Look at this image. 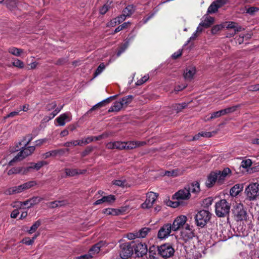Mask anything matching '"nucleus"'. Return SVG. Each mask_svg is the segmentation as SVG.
I'll return each mask as SVG.
<instances>
[{"instance_id": "obj_1", "label": "nucleus", "mask_w": 259, "mask_h": 259, "mask_svg": "<svg viewBox=\"0 0 259 259\" xmlns=\"http://www.w3.org/2000/svg\"><path fill=\"white\" fill-rule=\"evenodd\" d=\"M200 191V185L198 182H195L186 186L174 195L175 198L178 200H188L190 198L191 193L196 195Z\"/></svg>"}, {"instance_id": "obj_2", "label": "nucleus", "mask_w": 259, "mask_h": 259, "mask_svg": "<svg viewBox=\"0 0 259 259\" xmlns=\"http://www.w3.org/2000/svg\"><path fill=\"white\" fill-rule=\"evenodd\" d=\"M231 206L226 199H221L215 205V212L218 217L223 218L229 215Z\"/></svg>"}, {"instance_id": "obj_3", "label": "nucleus", "mask_w": 259, "mask_h": 259, "mask_svg": "<svg viewBox=\"0 0 259 259\" xmlns=\"http://www.w3.org/2000/svg\"><path fill=\"white\" fill-rule=\"evenodd\" d=\"M35 146L28 147L23 146L22 149L9 162V165H12L14 162L24 159L27 156L31 155L35 151Z\"/></svg>"}, {"instance_id": "obj_4", "label": "nucleus", "mask_w": 259, "mask_h": 259, "mask_svg": "<svg viewBox=\"0 0 259 259\" xmlns=\"http://www.w3.org/2000/svg\"><path fill=\"white\" fill-rule=\"evenodd\" d=\"M211 215V214L207 210H200L195 216L196 225L201 228L204 227L209 221Z\"/></svg>"}, {"instance_id": "obj_5", "label": "nucleus", "mask_w": 259, "mask_h": 259, "mask_svg": "<svg viewBox=\"0 0 259 259\" xmlns=\"http://www.w3.org/2000/svg\"><path fill=\"white\" fill-rule=\"evenodd\" d=\"M245 192L247 198L250 201L256 200L259 197V184L251 183L246 188Z\"/></svg>"}, {"instance_id": "obj_6", "label": "nucleus", "mask_w": 259, "mask_h": 259, "mask_svg": "<svg viewBox=\"0 0 259 259\" xmlns=\"http://www.w3.org/2000/svg\"><path fill=\"white\" fill-rule=\"evenodd\" d=\"M157 251L158 254L164 258H169L172 256L175 253V249L172 246L168 243L163 244L157 246Z\"/></svg>"}, {"instance_id": "obj_7", "label": "nucleus", "mask_w": 259, "mask_h": 259, "mask_svg": "<svg viewBox=\"0 0 259 259\" xmlns=\"http://www.w3.org/2000/svg\"><path fill=\"white\" fill-rule=\"evenodd\" d=\"M195 236L193 226H190L188 224H186L185 227L181 231V239L186 243L192 240Z\"/></svg>"}, {"instance_id": "obj_8", "label": "nucleus", "mask_w": 259, "mask_h": 259, "mask_svg": "<svg viewBox=\"0 0 259 259\" xmlns=\"http://www.w3.org/2000/svg\"><path fill=\"white\" fill-rule=\"evenodd\" d=\"M107 244L106 242L101 241L92 246L89 249L88 254L91 256V259H95L97 257L98 254L103 249L104 247L107 246Z\"/></svg>"}, {"instance_id": "obj_9", "label": "nucleus", "mask_w": 259, "mask_h": 259, "mask_svg": "<svg viewBox=\"0 0 259 259\" xmlns=\"http://www.w3.org/2000/svg\"><path fill=\"white\" fill-rule=\"evenodd\" d=\"M120 255L121 258L126 259L130 257L133 253V246L130 243H125L120 245Z\"/></svg>"}, {"instance_id": "obj_10", "label": "nucleus", "mask_w": 259, "mask_h": 259, "mask_svg": "<svg viewBox=\"0 0 259 259\" xmlns=\"http://www.w3.org/2000/svg\"><path fill=\"white\" fill-rule=\"evenodd\" d=\"M158 196V194L153 192H149L146 194V199L144 203L141 204L143 208H151L156 199Z\"/></svg>"}, {"instance_id": "obj_11", "label": "nucleus", "mask_w": 259, "mask_h": 259, "mask_svg": "<svg viewBox=\"0 0 259 259\" xmlns=\"http://www.w3.org/2000/svg\"><path fill=\"white\" fill-rule=\"evenodd\" d=\"M233 214L237 221H242L246 219V212L244 209L243 204L241 203L235 205L233 210Z\"/></svg>"}, {"instance_id": "obj_12", "label": "nucleus", "mask_w": 259, "mask_h": 259, "mask_svg": "<svg viewBox=\"0 0 259 259\" xmlns=\"http://www.w3.org/2000/svg\"><path fill=\"white\" fill-rule=\"evenodd\" d=\"M187 218L185 215H180L177 217L171 224V227L173 231H177L181 229L185 225H186Z\"/></svg>"}, {"instance_id": "obj_13", "label": "nucleus", "mask_w": 259, "mask_h": 259, "mask_svg": "<svg viewBox=\"0 0 259 259\" xmlns=\"http://www.w3.org/2000/svg\"><path fill=\"white\" fill-rule=\"evenodd\" d=\"M171 231L172 230L171 227V224L167 223L164 224L158 232V238L161 240L167 238Z\"/></svg>"}, {"instance_id": "obj_14", "label": "nucleus", "mask_w": 259, "mask_h": 259, "mask_svg": "<svg viewBox=\"0 0 259 259\" xmlns=\"http://www.w3.org/2000/svg\"><path fill=\"white\" fill-rule=\"evenodd\" d=\"M133 249L138 256L142 257L147 252V246L142 243H138L133 245Z\"/></svg>"}, {"instance_id": "obj_15", "label": "nucleus", "mask_w": 259, "mask_h": 259, "mask_svg": "<svg viewBox=\"0 0 259 259\" xmlns=\"http://www.w3.org/2000/svg\"><path fill=\"white\" fill-rule=\"evenodd\" d=\"M71 119V113L70 112H66L61 114L56 119V120L58 122L59 125L63 126L65 124L66 122H69Z\"/></svg>"}, {"instance_id": "obj_16", "label": "nucleus", "mask_w": 259, "mask_h": 259, "mask_svg": "<svg viewBox=\"0 0 259 259\" xmlns=\"http://www.w3.org/2000/svg\"><path fill=\"white\" fill-rule=\"evenodd\" d=\"M217 180H218V183H219V178L216 172H211L208 176L207 180L206 181L205 184L206 187L208 188L212 187Z\"/></svg>"}, {"instance_id": "obj_17", "label": "nucleus", "mask_w": 259, "mask_h": 259, "mask_svg": "<svg viewBox=\"0 0 259 259\" xmlns=\"http://www.w3.org/2000/svg\"><path fill=\"white\" fill-rule=\"evenodd\" d=\"M116 199L115 196L113 195H109L106 196H103L101 199H98L94 203V205H99L103 203L111 204L113 203Z\"/></svg>"}, {"instance_id": "obj_18", "label": "nucleus", "mask_w": 259, "mask_h": 259, "mask_svg": "<svg viewBox=\"0 0 259 259\" xmlns=\"http://www.w3.org/2000/svg\"><path fill=\"white\" fill-rule=\"evenodd\" d=\"M215 172L218 176L219 183L222 184L225 177L231 172V170L229 168H225L223 171L218 170Z\"/></svg>"}, {"instance_id": "obj_19", "label": "nucleus", "mask_w": 259, "mask_h": 259, "mask_svg": "<svg viewBox=\"0 0 259 259\" xmlns=\"http://www.w3.org/2000/svg\"><path fill=\"white\" fill-rule=\"evenodd\" d=\"M125 149H133L137 147H140L145 144L144 142H138V141H128L125 142Z\"/></svg>"}, {"instance_id": "obj_20", "label": "nucleus", "mask_w": 259, "mask_h": 259, "mask_svg": "<svg viewBox=\"0 0 259 259\" xmlns=\"http://www.w3.org/2000/svg\"><path fill=\"white\" fill-rule=\"evenodd\" d=\"M196 73V69L194 67H191L189 69H186L184 74V78L187 80H191Z\"/></svg>"}, {"instance_id": "obj_21", "label": "nucleus", "mask_w": 259, "mask_h": 259, "mask_svg": "<svg viewBox=\"0 0 259 259\" xmlns=\"http://www.w3.org/2000/svg\"><path fill=\"white\" fill-rule=\"evenodd\" d=\"M242 188L243 187L241 185L236 184L230 189V194L232 196H236L242 191Z\"/></svg>"}, {"instance_id": "obj_22", "label": "nucleus", "mask_w": 259, "mask_h": 259, "mask_svg": "<svg viewBox=\"0 0 259 259\" xmlns=\"http://www.w3.org/2000/svg\"><path fill=\"white\" fill-rule=\"evenodd\" d=\"M108 103L105 99L103 100L102 101L96 104L94 106H93L88 111H87L86 112V113L85 114V115H89L93 111L96 110H97L100 108H101L103 106H105Z\"/></svg>"}, {"instance_id": "obj_23", "label": "nucleus", "mask_w": 259, "mask_h": 259, "mask_svg": "<svg viewBox=\"0 0 259 259\" xmlns=\"http://www.w3.org/2000/svg\"><path fill=\"white\" fill-rule=\"evenodd\" d=\"M123 107V103H121L120 101L118 102L116 101L110 107L108 110V112L119 111Z\"/></svg>"}, {"instance_id": "obj_24", "label": "nucleus", "mask_w": 259, "mask_h": 259, "mask_svg": "<svg viewBox=\"0 0 259 259\" xmlns=\"http://www.w3.org/2000/svg\"><path fill=\"white\" fill-rule=\"evenodd\" d=\"M214 18L210 16H207L206 19L200 23V25H202L203 27L208 28L213 24Z\"/></svg>"}, {"instance_id": "obj_25", "label": "nucleus", "mask_w": 259, "mask_h": 259, "mask_svg": "<svg viewBox=\"0 0 259 259\" xmlns=\"http://www.w3.org/2000/svg\"><path fill=\"white\" fill-rule=\"evenodd\" d=\"M226 27L228 30L232 29L236 30V31H241L242 30V28L241 26L238 25L234 22H227L226 24Z\"/></svg>"}, {"instance_id": "obj_26", "label": "nucleus", "mask_w": 259, "mask_h": 259, "mask_svg": "<svg viewBox=\"0 0 259 259\" xmlns=\"http://www.w3.org/2000/svg\"><path fill=\"white\" fill-rule=\"evenodd\" d=\"M33 137L31 135H28L24 137L23 139L19 142L20 146H27L30 142L32 140Z\"/></svg>"}, {"instance_id": "obj_27", "label": "nucleus", "mask_w": 259, "mask_h": 259, "mask_svg": "<svg viewBox=\"0 0 259 259\" xmlns=\"http://www.w3.org/2000/svg\"><path fill=\"white\" fill-rule=\"evenodd\" d=\"M66 202L64 200L61 201H54L52 202H50L48 203V206L50 208H56L58 207H60L66 204Z\"/></svg>"}, {"instance_id": "obj_28", "label": "nucleus", "mask_w": 259, "mask_h": 259, "mask_svg": "<svg viewBox=\"0 0 259 259\" xmlns=\"http://www.w3.org/2000/svg\"><path fill=\"white\" fill-rule=\"evenodd\" d=\"M191 252L192 254H191V252L187 253V257L190 258V259H199L201 257V253L197 251L195 248L192 249Z\"/></svg>"}, {"instance_id": "obj_29", "label": "nucleus", "mask_w": 259, "mask_h": 259, "mask_svg": "<svg viewBox=\"0 0 259 259\" xmlns=\"http://www.w3.org/2000/svg\"><path fill=\"white\" fill-rule=\"evenodd\" d=\"M30 164L31 165L32 169L38 170L44 165H47V162L45 161H40L37 163L31 162Z\"/></svg>"}, {"instance_id": "obj_30", "label": "nucleus", "mask_w": 259, "mask_h": 259, "mask_svg": "<svg viewBox=\"0 0 259 259\" xmlns=\"http://www.w3.org/2000/svg\"><path fill=\"white\" fill-rule=\"evenodd\" d=\"M6 6L9 9L13 10L19 7V4L16 2V0H6Z\"/></svg>"}, {"instance_id": "obj_31", "label": "nucleus", "mask_w": 259, "mask_h": 259, "mask_svg": "<svg viewBox=\"0 0 259 259\" xmlns=\"http://www.w3.org/2000/svg\"><path fill=\"white\" fill-rule=\"evenodd\" d=\"M8 52L14 56H19L23 52V50L15 47H11L9 49Z\"/></svg>"}, {"instance_id": "obj_32", "label": "nucleus", "mask_w": 259, "mask_h": 259, "mask_svg": "<svg viewBox=\"0 0 259 259\" xmlns=\"http://www.w3.org/2000/svg\"><path fill=\"white\" fill-rule=\"evenodd\" d=\"M112 184L113 185L124 188L129 187L128 184L125 180H116L112 181Z\"/></svg>"}, {"instance_id": "obj_33", "label": "nucleus", "mask_w": 259, "mask_h": 259, "mask_svg": "<svg viewBox=\"0 0 259 259\" xmlns=\"http://www.w3.org/2000/svg\"><path fill=\"white\" fill-rule=\"evenodd\" d=\"M65 174L68 176H74L78 174H83L82 171H80L78 172L76 169H70V168H66Z\"/></svg>"}, {"instance_id": "obj_34", "label": "nucleus", "mask_w": 259, "mask_h": 259, "mask_svg": "<svg viewBox=\"0 0 259 259\" xmlns=\"http://www.w3.org/2000/svg\"><path fill=\"white\" fill-rule=\"evenodd\" d=\"M103 212L108 215H118L120 211L118 209H113V208H106L103 210Z\"/></svg>"}, {"instance_id": "obj_35", "label": "nucleus", "mask_w": 259, "mask_h": 259, "mask_svg": "<svg viewBox=\"0 0 259 259\" xmlns=\"http://www.w3.org/2000/svg\"><path fill=\"white\" fill-rule=\"evenodd\" d=\"M219 8L217 5V4L215 3V2L213 1L211 5L209 6L207 13L208 14H213L215 12H217L218 10V9Z\"/></svg>"}, {"instance_id": "obj_36", "label": "nucleus", "mask_w": 259, "mask_h": 259, "mask_svg": "<svg viewBox=\"0 0 259 259\" xmlns=\"http://www.w3.org/2000/svg\"><path fill=\"white\" fill-rule=\"evenodd\" d=\"M134 12V7L133 6H127L122 11V13L126 17L130 16Z\"/></svg>"}, {"instance_id": "obj_37", "label": "nucleus", "mask_w": 259, "mask_h": 259, "mask_svg": "<svg viewBox=\"0 0 259 259\" xmlns=\"http://www.w3.org/2000/svg\"><path fill=\"white\" fill-rule=\"evenodd\" d=\"M150 231V229L148 228H143L137 232L139 238H144L146 237L148 233Z\"/></svg>"}, {"instance_id": "obj_38", "label": "nucleus", "mask_w": 259, "mask_h": 259, "mask_svg": "<svg viewBox=\"0 0 259 259\" xmlns=\"http://www.w3.org/2000/svg\"><path fill=\"white\" fill-rule=\"evenodd\" d=\"M41 223V221L39 220L36 221L30 227L29 230L28 231V233L29 234H32L33 232H34L37 230V229L40 226Z\"/></svg>"}, {"instance_id": "obj_39", "label": "nucleus", "mask_w": 259, "mask_h": 259, "mask_svg": "<svg viewBox=\"0 0 259 259\" xmlns=\"http://www.w3.org/2000/svg\"><path fill=\"white\" fill-rule=\"evenodd\" d=\"M134 97L132 95H128L121 99L120 100L121 103H123V106H126L130 104L133 100Z\"/></svg>"}, {"instance_id": "obj_40", "label": "nucleus", "mask_w": 259, "mask_h": 259, "mask_svg": "<svg viewBox=\"0 0 259 259\" xmlns=\"http://www.w3.org/2000/svg\"><path fill=\"white\" fill-rule=\"evenodd\" d=\"M188 103L186 102H183L182 103L177 104L175 105L174 108L177 111V112H179L181 111L183 109L186 108L188 106Z\"/></svg>"}, {"instance_id": "obj_41", "label": "nucleus", "mask_w": 259, "mask_h": 259, "mask_svg": "<svg viewBox=\"0 0 259 259\" xmlns=\"http://www.w3.org/2000/svg\"><path fill=\"white\" fill-rule=\"evenodd\" d=\"M64 146L65 147H71V146H80V140H73L71 141H68L64 144Z\"/></svg>"}, {"instance_id": "obj_42", "label": "nucleus", "mask_w": 259, "mask_h": 259, "mask_svg": "<svg viewBox=\"0 0 259 259\" xmlns=\"http://www.w3.org/2000/svg\"><path fill=\"white\" fill-rule=\"evenodd\" d=\"M93 141H94V138L92 136L88 137L87 138H83L81 140H80V146H82L83 144H84V145L88 144L92 142Z\"/></svg>"}, {"instance_id": "obj_43", "label": "nucleus", "mask_w": 259, "mask_h": 259, "mask_svg": "<svg viewBox=\"0 0 259 259\" xmlns=\"http://www.w3.org/2000/svg\"><path fill=\"white\" fill-rule=\"evenodd\" d=\"M125 142H120V141H115L114 142V147L115 149H119V150H123L125 149Z\"/></svg>"}, {"instance_id": "obj_44", "label": "nucleus", "mask_w": 259, "mask_h": 259, "mask_svg": "<svg viewBox=\"0 0 259 259\" xmlns=\"http://www.w3.org/2000/svg\"><path fill=\"white\" fill-rule=\"evenodd\" d=\"M21 172H22V171H21V167H13L8 171V174L9 175H11L12 174H21Z\"/></svg>"}, {"instance_id": "obj_45", "label": "nucleus", "mask_w": 259, "mask_h": 259, "mask_svg": "<svg viewBox=\"0 0 259 259\" xmlns=\"http://www.w3.org/2000/svg\"><path fill=\"white\" fill-rule=\"evenodd\" d=\"M105 68V66L104 64V63H101L99 65V66L97 68L95 72L94 73V76H97L98 75H99L100 73H101L103 71Z\"/></svg>"}, {"instance_id": "obj_46", "label": "nucleus", "mask_w": 259, "mask_h": 259, "mask_svg": "<svg viewBox=\"0 0 259 259\" xmlns=\"http://www.w3.org/2000/svg\"><path fill=\"white\" fill-rule=\"evenodd\" d=\"M24 190L28 189L36 185V183L34 181H29L22 184Z\"/></svg>"}, {"instance_id": "obj_47", "label": "nucleus", "mask_w": 259, "mask_h": 259, "mask_svg": "<svg viewBox=\"0 0 259 259\" xmlns=\"http://www.w3.org/2000/svg\"><path fill=\"white\" fill-rule=\"evenodd\" d=\"M252 164V161L250 159H247L244 160H243L241 162V166L243 168H247L250 167Z\"/></svg>"}, {"instance_id": "obj_48", "label": "nucleus", "mask_w": 259, "mask_h": 259, "mask_svg": "<svg viewBox=\"0 0 259 259\" xmlns=\"http://www.w3.org/2000/svg\"><path fill=\"white\" fill-rule=\"evenodd\" d=\"M13 65L20 68H22L24 66V63L19 59H15L13 62Z\"/></svg>"}, {"instance_id": "obj_49", "label": "nucleus", "mask_w": 259, "mask_h": 259, "mask_svg": "<svg viewBox=\"0 0 259 259\" xmlns=\"http://www.w3.org/2000/svg\"><path fill=\"white\" fill-rule=\"evenodd\" d=\"M128 25L129 23L125 22L123 23L122 24L120 25V26H118L117 28H115L114 30V33H117L120 31L124 29V28H127Z\"/></svg>"}, {"instance_id": "obj_50", "label": "nucleus", "mask_w": 259, "mask_h": 259, "mask_svg": "<svg viewBox=\"0 0 259 259\" xmlns=\"http://www.w3.org/2000/svg\"><path fill=\"white\" fill-rule=\"evenodd\" d=\"M16 186L7 189L5 191L4 193L6 195H13L14 194H17V191H16Z\"/></svg>"}, {"instance_id": "obj_51", "label": "nucleus", "mask_w": 259, "mask_h": 259, "mask_svg": "<svg viewBox=\"0 0 259 259\" xmlns=\"http://www.w3.org/2000/svg\"><path fill=\"white\" fill-rule=\"evenodd\" d=\"M29 200H31V201L30 202V205L27 206L28 208L38 203L40 201V198L38 197H33L30 199Z\"/></svg>"}, {"instance_id": "obj_52", "label": "nucleus", "mask_w": 259, "mask_h": 259, "mask_svg": "<svg viewBox=\"0 0 259 259\" xmlns=\"http://www.w3.org/2000/svg\"><path fill=\"white\" fill-rule=\"evenodd\" d=\"M110 4L107 3L100 9V12L101 14L104 15L108 11L110 8Z\"/></svg>"}, {"instance_id": "obj_53", "label": "nucleus", "mask_w": 259, "mask_h": 259, "mask_svg": "<svg viewBox=\"0 0 259 259\" xmlns=\"http://www.w3.org/2000/svg\"><path fill=\"white\" fill-rule=\"evenodd\" d=\"M57 104L55 102H52L48 104H47L46 106V109L48 111H51L52 110H55L57 108Z\"/></svg>"}, {"instance_id": "obj_54", "label": "nucleus", "mask_w": 259, "mask_h": 259, "mask_svg": "<svg viewBox=\"0 0 259 259\" xmlns=\"http://www.w3.org/2000/svg\"><path fill=\"white\" fill-rule=\"evenodd\" d=\"M21 167V174L26 175L32 170L31 165L27 167Z\"/></svg>"}, {"instance_id": "obj_55", "label": "nucleus", "mask_w": 259, "mask_h": 259, "mask_svg": "<svg viewBox=\"0 0 259 259\" xmlns=\"http://www.w3.org/2000/svg\"><path fill=\"white\" fill-rule=\"evenodd\" d=\"M63 108V106H62L60 108L57 107L55 109L50 115L49 117V119H51L53 118Z\"/></svg>"}, {"instance_id": "obj_56", "label": "nucleus", "mask_w": 259, "mask_h": 259, "mask_svg": "<svg viewBox=\"0 0 259 259\" xmlns=\"http://www.w3.org/2000/svg\"><path fill=\"white\" fill-rule=\"evenodd\" d=\"M63 108V106H62L60 108L57 107L55 109L50 115L49 117V119H51L53 118Z\"/></svg>"}, {"instance_id": "obj_57", "label": "nucleus", "mask_w": 259, "mask_h": 259, "mask_svg": "<svg viewBox=\"0 0 259 259\" xmlns=\"http://www.w3.org/2000/svg\"><path fill=\"white\" fill-rule=\"evenodd\" d=\"M251 36L250 35L247 34H240L239 35V37L237 39L238 42L239 44H241L243 42V39L244 38H246V39H247L249 38H250Z\"/></svg>"}, {"instance_id": "obj_58", "label": "nucleus", "mask_w": 259, "mask_h": 259, "mask_svg": "<svg viewBox=\"0 0 259 259\" xmlns=\"http://www.w3.org/2000/svg\"><path fill=\"white\" fill-rule=\"evenodd\" d=\"M126 17V16L125 15H124V14L123 13L120 16L117 17V18H116L115 19L114 23L115 24H116V23H118V24H119L125 20Z\"/></svg>"}, {"instance_id": "obj_59", "label": "nucleus", "mask_w": 259, "mask_h": 259, "mask_svg": "<svg viewBox=\"0 0 259 259\" xmlns=\"http://www.w3.org/2000/svg\"><path fill=\"white\" fill-rule=\"evenodd\" d=\"M30 201H31V200H29V199H28L24 202H21V201L18 202H17L18 205L13 206V207H16V206H18L20 207H21L23 206H28V205H30Z\"/></svg>"}, {"instance_id": "obj_60", "label": "nucleus", "mask_w": 259, "mask_h": 259, "mask_svg": "<svg viewBox=\"0 0 259 259\" xmlns=\"http://www.w3.org/2000/svg\"><path fill=\"white\" fill-rule=\"evenodd\" d=\"M93 150L92 147H87L81 153V156L84 157L90 153Z\"/></svg>"}, {"instance_id": "obj_61", "label": "nucleus", "mask_w": 259, "mask_h": 259, "mask_svg": "<svg viewBox=\"0 0 259 259\" xmlns=\"http://www.w3.org/2000/svg\"><path fill=\"white\" fill-rule=\"evenodd\" d=\"M128 47V44L125 43L120 48V49L118 50V51L117 53V56H119Z\"/></svg>"}, {"instance_id": "obj_62", "label": "nucleus", "mask_w": 259, "mask_h": 259, "mask_svg": "<svg viewBox=\"0 0 259 259\" xmlns=\"http://www.w3.org/2000/svg\"><path fill=\"white\" fill-rule=\"evenodd\" d=\"M229 0H215L214 2L220 8L227 4Z\"/></svg>"}, {"instance_id": "obj_63", "label": "nucleus", "mask_w": 259, "mask_h": 259, "mask_svg": "<svg viewBox=\"0 0 259 259\" xmlns=\"http://www.w3.org/2000/svg\"><path fill=\"white\" fill-rule=\"evenodd\" d=\"M259 9L256 7H251L247 9V13L253 15L255 12H257Z\"/></svg>"}, {"instance_id": "obj_64", "label": "nucleus", "mask_w": 259, "mask_h": 259, "mask_svg": "<svg viewBox=\"0 0 259 259\" xmlns=\"http://www.w3.org/2000/svg\"><path fill=\"white\" fill-rule=\"evenodd\" d=\"M149 257L150 259H158L156 253L154 252L153 250L151 249V248H150L149 251Z\"/></svg>"}]
</instances>
